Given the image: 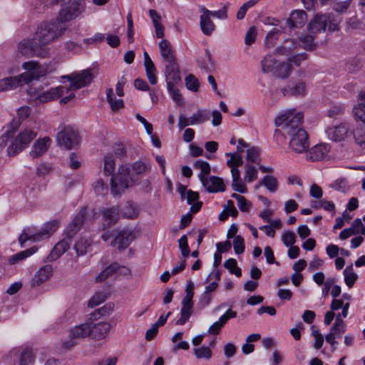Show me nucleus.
Here are the masks:
<instances>
[{
    "label": "nucleus",
    "instance_id": "1",
    "mask_svg": "<svg viewBox=\"0 0 365 365\" xmlns=\"http://www.w3.org/2000/svg\"><path fill=\"white\" fill-rule=\"evenodd\" d=\"M303 114L295 109L286 110L274 119L277 127L282 128V133L289 138V148L295 153H302L309 148L308 134L302 128Z\"/></svg>",
    "mask_w": 365,
    "mask_h": 365
},
{
    "label": "nucleus",
    "instance_id": "2",
    "mask_svg": "<svg viewBox=\"0 0 365 365\" xmlns=\"http://www.w3.org/2000/svg\"><path fill=\"white\" fill-rule=\"evenodd\" d=\"M150 166L141 161L135 162L131 167L128 165L119 168L118 173L110 179V190L113 195H120L129 187L134 185L145 173Z\"/></svg>",
    "mask_w": 365,
    "mask_h": 365
},
{
    "label": "nucleus",
    "instance_id": "3",
    "mask_svg": "<svg viewBox=\"0 0 365 365\" xmlns=\"http://www.w3.org/2000/svg\"><path fill=\"white\" fill-rule=\"evenodd\" d=\"M24 73L14 77H7L0 80V91L16 89L29 84L34 80H38L46 74V70L38 62L31 61L23 63Z\"/></svg>",
    "mask_w": 365,
    "mask_h": 365
},
{
    "label": "nucleus",
    "instance_id": "4",
    "mask_svg": "<svg viewBox=\"0 0 365 365\" xmlns=\"http://www.w3.org/2000/svg\"><path fill=\"white\" fill-rule=\"evenodd\" d=\"M66 28L59 19L42 22L34 33L36 40H38L43 48L57 41L65 32Z\"/></svg>",
    "mask_w": 365,
    "mask_h": 365
},
{
    "label": "nucleus",
    "instance_id": "5",
    "mask_svg": "<svg viewBox=\"0 0 365 365\" xmlns=\"http://www.w3.org/2000/svg\"><path fill=\"white\" fill-rule=\"evenodd\" d=\"M58 227V221L52 220L43 224L39 230L34 227L25 228L19 237V243L23 247L24 244L28 240L36 242L48 239L57 230Z\"/></svg>",
    "mask_w": 365,
    "mask_h": 365
},
{
    "label": "nucleus",
    "instance_id": "6",
    "mask_svg": "<svg viewBox=\"0 0 365 365\" xmlns=\"http://www.w3.org/2000/svg\"><path fill=\"white\" fill-rule=\"evenodd\" d=\"M65 91L66 86H58L44 91L42 86L31 84L27 90V93L31 101L35 104H41L60 98L66 93Z\"/></svg>",
    "mask_w": 365,
    "mask_h": 365
},
{
    "label": "nucleus",
    "instance_id": "7",
    "mask_svg": "<svg viewBox=\"0 0 365 365\" xmlns=\"http://www.w3.org/2000/svg\"><path fill=\"white\" fill-rule=\"evenodd\" d=\"M340 20L331 14H317L308 25L311 33L317 34L328 31L333 32L339 30Z\"/></svg>",
    "mask_w": 365,
    "mask_h": 365
},
{
    "label": "nucleus",
    "instance_id": "8",
    "mask_svg": "<svg viewBox=\"0 0 365 365\" xmlns=\"http://www.w3.org/2000/svg\"><path fill=\"white\" fill-rule=\"evenodd\" d=\"M37 136V132L30 128H25L21 130L13 140L7 148V153L9 156H14L24 150L30 143Z\"/></svg>",
    "mask_w": 365,
    "mask_h": 365
},
{
    "label": "nucleus",
    "instance_id": "9",
    "mask_svg": "<svg viewBox=\"0 0 365 365\" xmlns=\"http://www.w3.org/2000/svg\"><path fill=\"white\" fill-rule=\"evenodd\" d=\"M18 51L24 56L46 57L48 53L46 48H43L34 34L33 38L23 39L18 45Z\"/></svg>",
    "mask_w": 365,
    "mask_h": 365
},
{
    "label": "nucleus",
    "instance_id": "10",
    "mask_svg": "<svg viewBox=\"0 0 365 365\" xmlns=\"http://www.w3.org/2000/svg\"><path fill=\"white\" fill-rule=\"evenodd\" d=\"M91 333V323H83L72 327L69 330V334L67 339L64 340L61 346L68 350L77 344V343L90 336Z\"/></svg>",
    "mask_w": 365,
    "mask_h": 365
},
{
    "label": "nucleus",
    "instance_id": "11",
    "mask_svg": "<svg viewBox=\"0 0 365 365\" xmlns=\"http://www.w3.org/2000/svg\"><path fill=\"white\" fill-rule=\"evenodd\" d=\"M70 81V86H66V93L75 91L88 86L93 79V75L90 69L83 70L78 73L62 76Z\"/></svg>",
    "mask_w": 365,
    "mask_h": 365
},
{
    "label": "nucleus",
    "instance_id": "12",
    "mask_svg": "<svg viewBox=\"0 0 365 365\" xmlns=\"http://www.w3.org/2000/svg\"><path fill=\"white\" fill-rule=\"evenodd\" d=\"M56 140L60 146L71 150L79 145L81 137L78 130L73 127L67 126L58 133Z\"/></svg>",
    "mask_w": 365,
    "mask_h": 365
},
{
    "label": "nucleus",
    "instance_id": "13",
    "mask_svg": "<svg viewBox=\"0 0 365 365\" xmlns=\"http://www.w3.org/2000/svg\"><path fill=\"white\" fill-rule=\"evenodd\" d=\"M101 238L105 242L113 239L110 242V246H118L119 250L126 249L133 241L132 232L128 230L120 231L117 235L115 231H108L102 235Z\"/></svg>",
    "mask_w": 365,
    "mask_h": 365
},
{
    "label": "nucleus",
    "instance_id": "14",
    "mask_svg": "<svg viewBox=\"0 0 365 365\" xmlns=\"http://www.w3.org/2000/svg\"><path fill=\"white\" fill-rule=\"evenodd\" d=\"M327 138L334 142H342L351 135V128L349 123H341L326 130Z\"/></svg>",
    "mask_w": 365,
    "mask_h": 365
},
{
    "label": "nucleus",
    "instance_id": "15",
    "mask_svg": "<svg viewBox=\"0 0 365 365\" xmlns=\"http://www.w3.org/2000/svg\"><path fill=\"white\" fill-rule=\"evenodd\" d=\"M331 146L329 143H321L306 151V159L315 162L329 158Z\"/></svg>",
    "mask_w": 365,
    "mask_h": 365
},
{
    "label": "nucleus",
    "instance_id": "16",
    "mask_svg": "<svg viewBox=\"0 0 365 365\" xmlns=\"http://www.w3.org/2000/svg\"><path fill=\"white\" fill-rule=\"evenodd\" d=\"M81 12V4L76 0H71L68 4L63 5L60 10L61 21H71L76 18Z\"/></svg>",
    "mask_w": 365,
    "mask_h": 365
},
{
    "label": "nucleus",
    "instance_id": "17",
    "mask_svg": "<svg viewBox=\"0 0 365 365\" xmlns=\"http://www.w3.org/2000/svg\"><path fill=\"white\" fill-rule=\"evenodd\" d=\"M200 180L208 192L215 193L225 190L223 180L219 177L212 175L202 178V176L200 175Z\"/></svg>",
    "mask_w": 365,
    "mask_h": 365
},
{
    "label": "nucleus",
    "instance_id": "18",
    "mask_svg": "<svg viewBox=\"0 0 365 365\" xmlns=\"http://www.w3.org/2000/svg\"><path fill=\"white\" fill-rule=\"evenodd\" d=\"M88 208L83 207L73 218L66 228V237L71 238L79 231L88 212Z\"/></svg>",
    "mask_w": 365,
    "mask_h": 365
},
{
    "label": "nucleus",
    "instance_id": "19",
    "mask_svg": "<svg viewBox=\"0 0 365 365\" xmlns=\"http://www.w3.org/2000/svg\"><path fill=\"white\" fill-rule=\"evenodd\" d=\"M307 92L306 83L303 81L293 82L282 89L284 96L302 97Z\"/></svg>",
    "mask_w": 365,
    "mask_h": 365
},
{
    "label": "nucleus",
    "instance_id": "20",
    "mask_svg": "<svg viewBox=\"0 0 365 365\" xmlns=\"http://www.w3.org/2000/svg\"><path fill=\"white\" fill-rule=\"evenodd\" d=\"M120 272L123 274H130V269L124 266H120L118 263L115 262L106 267L101 273H99L95 281L96 282H102L107 279L113 274Z\"/></svg>",
    "mask_w": 365,
    "mask_h": 365
},
{
    "label": "nucleus",
    "instance_id": "21",
    "mask_svg": "<svg viewBox=\"0 0 365 365\" xmlns=\"http://www.w3.org/2000/svg\"><path fill=\"white\" fill-rule=\"evenodd\" d=\"M200 28L202 33L206 36H210L215 29V25L211 20L210 10L202 6L200 8Z\"/></svg>",
    "mask_w": 365,
    "mask_h": 365
},
{
    "label": "nucleus",
    "instance_id": "22",
    "mask_svg": "<svg viewBox=\"0 0 365 365\" xmlns=\"http://www.w3.org/2000/svg\"><path fill=\"white\" fill-rule=\"evenodd\" d=\"M53 273L51 265L46 264L41 267L31 280L32 287H38L50 279Z\"/></svg>",
    "mask_w": 365,
    "mask_h": 365
},
{
    "label": "nucleus",
    "instance_id": "23",
    "mask_svg": "<svg viewBox=\"0 0 365 365\" xmlns=\"http://www.w3.org/2000/svg\"><path fill=\"white\" fill-rule=\"evenodd\" d=\"M51 139L49 137H44L38 139L33 145L31 150L29 153L32 158H36L44 154L51 144Z\"/></svg>",
    "mask_w": 365,
    "mask_h": 365
},
{
    "label": "nucleus",
    "instance_id": "24",
    "mask_svg": "<svg viewBox=\"0 0 365 365\" xmlns=\"http://www.w3.org/2000/svg\"><path fill=\"white\" fill-rule=\"evenodd\" d=\"M165 78L167 87L175 86L180 81L179 68L177 62L165 64Z\"/></svg>",
    "mask_w": 365,
    "mask_h": 365
},
{
    "label": "nucleus",
    "instance_id": "25",
    "mask_svg": "<svg viewBox=\"0 0 365 365\" xmlns=\"http://www.w3.org/2000/svg\"><path fill=\"white\" fill-rule=\"evenodd\" d=\"M236 317V312L232 311L231 309H227L225 313L219 318L218 321L215 322L210 327L208 333L213 335L218 334L227 322L230 319L235 318Z\"/></svg>",
    "mask_w": 365,
    "mask_h": 365
},
{
    "label": "nucleus",
    "instance_id": "26",
    "mask_svg": "<svg viewBox=\"0 0 365 365\" xmlns=\"http://www.w3.org/2000/svg\"><path fill=\"white\" fill-rule=\"evenodd\" d=\"M111 328L108 322H101L94 324H91V333L93 338L96 340H101L106 338Z\"/></svg>",
    "mask_w": 365,
    "mask_h": 365
},
{
    "label": "nucleus",
    "instance_id": "27",
    "mask_svg": "<svg viewBox=\"0 0 365 365\" xmlns=\"http://www.w3.org/2000/svg\"><path fill=\"white\" fill-rule=\"evenodd\" d=\"M299 47V43L297 40L288 38L277 48L276 53L280 56L289 57Z\"/></svg>",
    "mask_w": 365,
    "mask_h": 365
},
{
    "label": "nucleus",
    "instance_id": "28",
    "mask_svg": "<svg viewBox=\"0 0 365 365\" xmlns=\"http://www.w3.org/2000/svg\"><path fill=\"white\" fill-rule=\"evenodd\" d=\"M158 45L160 55L166 64L177 62L171 43L168 40L162 39Z\"/></svg>",
    "mask_w": 365,
    "mask_h": 365
},
{
    "label": "nucleus",
    "instance_id": "29",
    "mask_svg": "<svg viewBox=\"0 0 365 365\" xmlns=\"http://www.w3.org/2000/svg\"><path fill=\"white\" fill-rule=\"evenodd\" d=\"M180 317L176 322V324H185L192 314L193 301L191 299H182L181 302Z\"/></svg>",
    "mask_w": 365,
    "mask_h": 365
},
{
    "label": "nucleus",
    "instance_id": "30",
    "mask_svg": "<svg viewBox=\"0 0 365 365\" xmlns=\"http://www.w3.org/2000/svg\"><path fill=\"white\" fill-rule=\"evenodd\" d=\"M307 19V14L303 10H295L290 14L287 19V25L290 28L302 27Z\"/></svg>",
    "mask_w": 365,
    "mask_h": 365
},
{
    "label": "nucleus",
    "instance_id": "31",
    "mask_svg": "<svg viewBox=\"0 0 365 365\" xmlns=\"http://www.w3.org/2000/svg\"><path fill=\"white\" fill-rule=\"evenodd\" d=\"M71 240L68 237L59 241L53 247L48 256L50 260H56L59 258L70 247Z\"/></svg>",
    "mask_w": 365,
    "mask_h": 365
},
{
    "label": "nucleus",
    "instance_id": "32",
    "mask_svg": "<svg viewBox=\"0 0 365 365\" xmlns=\"http://www.w3.org/2000/svg\"><path fill=\"white\" fill-rule=\"evenodd\" d=\"M232 174V188L235 192L240 193L247 192V188L245 184L242 181L240 178V172L237 168H230Z\"/></svg>",
    "mask_w": 365,
    "mask_h": 365
},
{
    "label": "nucleus",
    "instance_id": "33",
    "mask_svg": "<svg viewBox=\"0 0 365 365\" xmlns=\"http://www.w3.org/2000/svg\"><path fill=\"white\" fill-rule=\"evenodd\" d=\"M355 143L361 149H365V123H361L352 130Z\"/></svg>",
    "mask_w": 365,
    "mask_h": 365
},
{
    "label": "nucleus",
    "instance_id": "34",
    "mask_svg": "<svg viewBox=\"0 0 365 365\" xmlns=\"http://www.w3.org/2000/svg\"><path fill=\"white\" fill-rule=\"evenodd\" d=\"M93 240L89 237H81L74 245V250L78 256L85 255L91 247Z\"/></svg>",
    "mask_w": 365,
    "mask_h": 365
},
{
    "label": "nucleus",
    "instance_id": "35",
    "mask_svg": "<svg viewBox=\"0 0 365 365\" xmlns=\"http://www.w3.org/2000/svg\"><path fill=\"white\" fill-rule=\"evenodd\" d=\"M292 66L289 62H279L274 71V75L280 78H287L292 73Z\"/></svg>",
    "mask_w": 365,
    "mask_h": 365
},
{
    "label": "nucleus",
    "instance_id": "36",
    "mask_svg": "<svg viewBox=\"0 0 365 365\" xmlns=\"http://www.w3.org/2000/svg\"><path fill=\"white\" fill-rule=\"evenodd\" d=\"M186 197L187 202L189 205H191L190 211L193 213L197 212L200 210L202 205L201 202L198 201V192L188 190L187 192Z\"/></svg>",
    "mask_w": 365,
    "mask_h": 365
},
{
    "label": "nucleus",
    "instance_id": "37",
    "mask_svg": "<svg viewBox=\"0 0 365 365\" xmlns=\"http://www.w3.org/2000/svg\"><path fill=\"white\" fill-rule=\"evenodd\" d=\"M210 112L206 109H199L190 116L192 125L203 124L210 119Z\"/></svg>",
    "mask_w": 365,
    "mask_h": 365
},
{
    "label": "nucleus",
    "instance_id": "38",
    "mask_svg": "<svg viewBox=\"0 0 365 365\" xmlns=\"http://www.w3.org/2000/svg\"><path fill=\"white\" fill-rule=\"evenodd\" d=\"M119 217V208L113 207L108 209L103 212V220L107 227H110L116 222Z\"/></svg>",
    "mask_w": 365,
    "mask_h": 365
},
{
    "label": "nucleus",
    "instance_id": "39",
    "mask_svg": "<svg viewBox=\"0 0 365 365\" xmlns=\"http://www.w3.org/2000/svg\"><path fill=\"white\" fill-rule=\"evenodd\" d=\"M277 61L274 57L271 55H267L261 61L262 70L264 73H274L276 68Z\"/></svg>",
    "mask_w": 365,
    "mask_h": 365
},
{
    "label": "nucleus",
    "instance_id": "40",
    "mask_svg": "<svg viewBox=\"0 0 365 365\" xmlns=\"http://www.w3.org/2000/svg\"><path fill=\"white\" fill-rule=\"evenodd\" d=\"M36 249L35 247H31L30 249L26 250L24 251L20 252L16 255L11 256L9 259V262L11 264H16L26 259V257L31 256L34 253H35Z\"/></svg>",
    "mask_w": 365,
    "mask_h": 365
},
{
    "label": "nucleus",
    "instance_id": "41",
    "mask_svg": "<svg viewBox=\"0 0 365 365\" xmlns=\"http://www.w3.org/2000/svg\"><path fill=\"white\" fill-rule=\"evenodd\" d=\"M107 100L113 111H117L123 108L124 104L121 99H116L112 88L106 90Z\"/></svg>",
    "mask_w": 365,
    "mask_h": 365
},
{
    "label": "nucleus",
    "instance_id": "42",
    "mask_svg": "<svg viewBox=\"0 0 365 365\" xmlns=\"http://www.w3.org/2000/svg\"><path fill=\"white\" fill-rule=\"evenodd\" d=\"M344 282L349 288H351L356 279L357 274L354 271L353 266H347L344 270Z\"/></svg>",
    "mask_w": 365,
    "mask_h": 365
},
{
    "label": "nucleus",
    "instance_id": "43",
    "mask_svg": "<svg viewBox=\"0 0 365 365\" xmlns=\"http://www.w3.org/2000/svg\"><path fill=\"white\" fill-rule=\"evenodd\" d=\"M261 0H248L245 2L237 10L236 18L237 20H242L245 19L247 11L254 7Z\"/></svg>",
    "mask_w": 365,
    "mask_h": 365
},
{
    "label": "nucleus",
    "instance_id": "44",
    "mask_svg": "<svg viewBox=\"0 0 365 365\" xmlns=\"http://www.w3.org/2000/svg\"><path fill=\"white\" fill-rule=\"evenodd\" d=\"M282 31L279 29L274 28L269 31L266 36L264 43L266 46L271 48L274 46L277 41L281 36Z\"/></svg>",
    "mask_w": 365,
    "mask_h": 365
},
{
    "label": "nucleus",
    "instance_id": "45",
    "mask_svg": "<svg viewBox=\"0 0 365 365\" xmlns=\"http://www.w3.org/2000/svg\"><path fill=\"white\" fill-rule=\"evenodd\" d=\"M257 176L258 170L257 168L254 165H252L250 163H247L245 165V171L244 175L245 182H252V181L257 178Z\"/></svg>",
    "mask_w": 365,
    "mask_h": 365
},
{
    "label": "nucleus",
    "instance_id": "46",
    "mask_svg": "<svg viewBox=\"0 0 365 365\" xmlns=\"http://www.w3.org/2000/svg\"><path fill=\"white\" fill-rule=\"evenodd\" d=\"M139 210L138 206L132 202H128L122 210L123 217L129 219H133L138 217Z\"/></svg>",
    "mask_w": 365,
    "mask_h": 365
},
{
    "label": "nucleus",
    "instance_id": "47",
    "mask_svg": "<svg viewBox=\"0 0 365 365\" xmlns=\"http://www.w3.org/2000/svg\"><path fill=\"white\" fill-rule=\"evenodd\" d=\"M297 41L299 43V47L302 46L305 50L312 51L317 46L314 41V36L312 35L302 36Z\"/></svg>",
    "mask_w": 365,
    "mask_h": 365
},
{
    "label": "nucleus",
    "instance_id": "48",
    "mask_svg": "<svg viewBox=\"0 0 365 365\" xmlns=\"http://www.w3.org/2000/svg\"><path fill=\"white\" fill-rule=\"evenodd\" d=\"M194 168L197 170H200V173L198 175V178L200 176H202V178H205L210 173L211 168L210 164L202 160H197L194 163Z\"/></svg>",
    "mask_w": 365,
    "mask_h": 365
},
{
    "label": "nucleus",
    "instance_id": "49",
    "mask_svg": "<svg viewBox=\"0 0 365 365\" xmlns=\"http://www.w3.org/2000/svg\"><path fill=\"white\" fill-rule=\"evenodd\" d=\"M115 168L114 156L113 154H108L104 157V172L107 175L113 173Z\"/></svg>",
    "mask_w": 365,
    "mask_h": 365
},
{
    "label": "nucleus",
    "instance_id": "50",
    "mask_svg": "<svg viewBox=\"0 0 365 365\" xmlns=\"http://www.w3.org/2000/svg\"><path fill=\"white\" fill-rule=\"evenodd\" d=\"M34 356L31 349L25 348L21 353L20 365H32Z\"/></svg>",
    "mask_w": 365,
    "mask_h": 365
},
{
    "label": "nucleus",
    "instance_id": "51",
    "mask_svg": "<svg viewBox=\"0 0 365 365\" xmlns=\"http://www.w3.org/2000/svg\"><path fill=\"white\" fill-rule=\"evenodd\" d=\"M231 197L237 201V206L242 212L249 211L252 204L245 197L237 193H233Z\"/></svg>",
    "mask_w": 365,
    "mask_h": 365
},
{
    "label": "nucleus",
    "instance_id": "52",
    "mask_svg": "<svg viewBox=\"0 0 365 365\" xmlns=\"http://www.w3.org/2000/svg\"><path fill=\"white\" fill-rule=\"evenodd\" d=\"M247 160L258 165L260 162L259 150L256 147H250L247 150Z\"/></svg>",
    "mask_w": 365,
    "mask_h": 365
},
{
    "label": "nucleus",
    "instance_id": "53",
    "mask_svg": "<svg viewBox=\"0 0 365 365\" xmlns=\"http://www.w3.org/2000/svg\"><path fill=\"white\" fill-rule=\"evenodd\" d=\"M194 354L199 359L209 360L212 357V351L209 347L201 346L193 349Z\"/></svg>",
    "mask_w": 365,
    "mask_h": 365
},
{
    "label": "nucleus",
    "instance_id": "54",
    "mask_svg": "<svg viewBox=\"0 0 365 365\" xmlns=\"http://www.w3.org/2000/svg\"><path fill=\"white\" fill-rule=\"evenodd\" d=\"M237 261L233 258L228 259L224 263L225 267L227 269L231 274H234L239 277L242 275V271L241 269L237 267Z\"/></svg>",
    "mask_w": 365,
    "mask_h": 365
},
{
    "label": "nucleus",
    "instance_id": "55",
    "mask_svg": "<svg viewBox=\"0 0 365 365\" xmlns=\"http://www.w3.org/2000/svg\"><path fill=\"white\" fill-rule=\"evenodd\" d=\"M113 309H114V304H110V303L106 304L101 308L95 311L92 314V317H93V319H97L101 316L110 315L113 312Z\"/></svg>",
    "mask_w": 365,
    "mask_h": 365
},
{
    "label": "nucleus",
    "instance_id": "56",
    "mask_svg": "<svg viewBox=\"0 0 365 365\" xmlns=\"http://www.w3.org/2000/svg\"><path fill=\"white\" fill-rule=\"evenodd\" d=\"M226 155L230 157V159L228 160L227 162V165L228 167L238 168L239 166L242 165L243 160H242V155L232 153H227Z\"/></svg>",
    "mask_w": 365,
    "mask_h": 365
},
{
    "label": "nucleus",
    "instance_id": "57",
    "mask_svg": "<svg viewBox=\"0 0 365 365\" xmlns=\"http://www.w3.org/2000/svg\"><path fill=\"white\" fill-rule=\"evenodd\" d=\"M262 184L271 192H274L278 188L277 179L271 175H266L262 179Z\"/></svg>",
    "mask_w": 365,
    "mask_h": 365
},
{
    "label": "nucleus",
    "instance_id": "58",
    "mask_svg": "<svg viewBox=\"0 0 365 365\" xmlns=\"http://www.w3.org/2000/svg\"><path fill=\"white\" fill-rule=\"evenodd\" d=\"M145 68L146 76H147V78H148L150 83L152 85H155L158 82V78H157V75H156L157 70H156V68H155L154 63L150 64L148 66H145Z\"/></svg>",
    "mask_w": 365,
    "mask_h": 365
},
{
    "label": "nucleus",
    "instance_id": "59",
    "mask_svg": "<svg viewBox=\"0 0 365 365\" xmlns=\"http://www.w3.org/2000/svg\"><path fill=\"white\" fill-rule=\"evenodd\" d=\"M233 247L235 254L241 255L245 251V240L244 238L240 235H237L235 237L233 240Z\"/></svg>",
    "mask_w": 365,
    "mask_h": 365
},
{
    "label": "nucleus",
    "instance_id": "60",
    "mask_svg": "<svg viewBox=\"0 0 365 365\" xmlns=\"http://www.w3.org/2000/svg\"><path fill=\"white\" fill-rule=\"evenodd\" d=\"M282 240L285 246L291 247L296 242V235L294 232L287 230L283 232Z\"/></svg>",
    "mask_w": 365,
    "mask_h": 365
},
{
    "label": "nucleus",
    "instance_id": "61",
    "mask_svg": "<svg viewBox=\"0 0 365 365\" xmlns=\"http://www.w3.org/2000/svg\"><path fill=\"white\" fill-rule=\"evenodd\" d=\"M185 85L188 90L193 92L197 91L200 86L197 79L192 74L185 78Z\"/></svg>",
    "mask_w": 365,
    "mask_h": 365
},
{
    "label": "nucleus",
    "instance_id": "62",
    "mask_svg": "<svg viewBox=\"0 0 365 365\" xmlns=\"http://www.w3.org/2000/svg\"><path fill=\"white\" fill-rule=\"evenodd\" d=\"M351 0H346L343 1H339L334 4L333 9L339 14L345 13L350 7Z\"/></svg>",
    "mask_w": 365,
    "mask_h": 365
},
{
    "label": "nucleus",
    "instance_id": "63",
    "mask_svg": "<svg viewBox=\"0 0 365 365\" xmlns=\"http://www.w3.org/2000/svg\"><path fill=\"white\" fill-rule=\"evenodd\" d=\"M179 247L181 251V254L184 257H187L190 254V248L187 243V238L185 235H182L179 240Z\"/></svg>",
    "mask_w": 365,
    "mask_h": 365
},
{
    "label": "nucleus",
    "instance_id": "64",
    "mask_svg": "<svg viewBox=\"0 0 365 365\" xmlns=\"http://www.w3.org/2000/svg\"><path fill=\"white\" fill-rule=\"evenodd\" d=\"M353 115L356 119L361 121V123H365V108L360 106L359 103L353 108Z\"/></svg>",
    "mask_w": 365,
    "mask_h": 365
}]
</instances>
